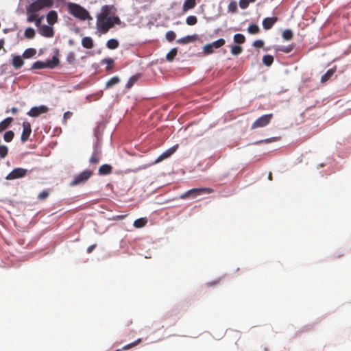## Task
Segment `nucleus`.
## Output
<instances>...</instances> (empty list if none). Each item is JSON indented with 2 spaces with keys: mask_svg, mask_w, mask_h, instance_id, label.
Listing matches in <instances>:
<instances>
[{
  "mask_svg": "<svg viewBox=\"0 0 351 351\" xmlns=\"http://www.w3.org/2000/svg\"><path fill=\"white\" fill-rule=\"evenodd\" d=\"M117 9L114 5H105L101 7L100 13L97 16V27L106 34L115 24L119 25L121 20L115 16Z\"/></svg>",
  "mask_w": 351,
  "mask_h": 351,
  "instance_id": "nucleus-1",
  "label": "nucleus"
},
{
  "mask_svg": "<svg viewBox=\"0 0 351 351\" xmlns=\"http://www.w3.org/2000/svg\"><path fill=\"white\" fill-rule=\"evenodd\" d=\"M67 8L69 12L77 19L82 21L92 19L89 12L79 4L69 3Z\"/></svg>",
  "mask_w": 351,
  "mask_h": 351,
  "instance_id": "nucleus-2",
  "label": "nucleus"
},
{
  "mask_svg": "<svg viewBox=\"0 0 351 351\" xmlns=\"http://www.w3.org/2000/svg\"><path fill=\"white\" fill-rule=\"evenodd\" d=\"M53 5V0H36L27 8V13L38 12L44 8H51Z\"/></svg>",
  "mask_w": 351,
  "mask_h": 351,
  "instance_id": "nucleus-3",
  "label": "nucleus"
},
{
  "mask_svg": "<svg viewBox=\"0 0 351 351\" xmlns=\"http://www.w3.org/2000/svg\"><path fill=\"white\" fill-rule=\"evenodd\" d=\"M213 192V189L211 188H195L190 189L180 195L181 199H186L187 197L195 198L197 196L202 195L203 194H210Z\"/></svg>",
  "mask_w": 351,
  "mask_h": 351,
  "instance_id": "nucleus-4",
  "label": "nucleus"
},
{
  "mask_svg": "<svg viewBox=\"0 0 351 351\" xmlns=\"http://www.w3.org/2000/svg\"><path fill=\"white\" fill-rule=\"evenodd\" d=\"M93 175V170H84L80 173L75 176L70 183V186H74L84 184Z\"/></svg>",
  "mask_w": 351,
  "mask_h": 351,
  "instance_id": "nucleus-5",
  "label": "nucleus"
},
{
  "mask_svg": "<svg viewBox=\"0 0 351 351\" xmlns=\"http://www.w3.org/2000/svg\"><path fill=\"white\" fill-rule=\"evenodd\" d=\"M59 63V60L56 57H53L52 60L47 62L36 61L32 66L31 69H42L45 68H54Z\"/></svg>",
  "mask_w": 351,
  "mask_h": 351,
  "instance_id": "nucleus-6",
  "label": "nucleus"
},
{
  "mask_svg": "<svg viewBox=\"0 0 351 351\" xmlns=\"http://www.w3.org/2000/svg\"><path fill=\"white\" fill-rule=\"evenodd\" d=\"M273 117L272 114H265L258 119H257L252 125L251 128L252 130L263 128L268 125Z\"/></svg>",
  "mask_w": 351,
  "mask_h": 351,
  "instance_id": "nucleus-7",
  "label": "nucleus"
},
{
  "mask_svg": "<svg viewBox=\"0 0 351 351\" xmlns=\"http://www.w3.org/2000/svg\"><path fill=\"white\" fill-rule=\"evenodd\" d=\"M27 170L23 168H15L14 169L8 176L6 180H12L21 178H23L26 176Z\"/></svg>",
  "mask_w": 351,
  "mask_h": 351,
  "instance_id": "nucleus-8",
  "label": "nucleus"
},
{
  "mask_svg": "<svg viewBox=\"0 0 351 351\" xmlns=\"http://www.w3.org/2000/svg\"><path fill=\"white\" fill-rule=\"evenodd\" d=\"M48 110L49 108L46 106L42 105L39 106L32 107L27 114L29 117H37L41 114L47 113Z\"/></svg>",
  "mask_w": 351,
  "mask_h": 351,
  "instance_id": "nucleus-9",
  "label": "nucleus"
},
{
  "mask_svg": "<svg viewBox=\"0 0 351 351\" xmlns=\"http://www.w3.org/2000/svg\"><path fill=\"white\" fill-rule=\"evenodd\" d=\"M32 133L31 125L29 122H23V132L21 136V140L22 142H25L28 140L30 134Z\"/></svg>",
  "mask_w": 351,
  "mask_h": 351,
  "instance_id": "nucleus-10",
  "label": "nucleus"
},
{
  "mask_svg": "<svg viewBox=\"0 0 351 351\" xmlns=\"http://www.w3.org/2000/svg\"><path fill=\"white\" fill-rule=\"evenodd\" d=\"M178 147V145L173 146L169 149L166 150L165 152H163L162 154H160L158 158L156 160L155 163H158L163 160L169 158L170 156H171L176 150Z\"/></svg>",
  "mask_w": 351,
  "mask_h": 351,
  "instance_id": "nucleus-11",
  "label": "nucleus"
},
{
  "mask_svg": "<svg viewBox=\"0 0 351 351\" xmlns=\"http://www.w3.org/2000/svg\"><path fill=\"white\" fill-rule=\"evenodd\" d=\"M278 21V17H267L263 21V27L265 29L268 30L271 29L273 25Z\"/></svg>",
  "mask_w": 351,
  "mask_h": 351,
  "instance_id": "nucleus-12",
  "label": "nucleus"
},
{
  "mask_svg": "<svg viewBox=\"0 0 351 351\" xmlns=\"http://www.w3.org/2000/svg\"><path fill=\"white\" fill-rule=\"evenodd\" d=\"M40 34L47 38L53 36V29L51 27L44 25L40 28Z\"/></svg>",
  "mask_w": 351,
  "mask_h": 351,
  "instance_id": "nucleus-13",
  "label": "nucleus"
},
{
  "mask_svg": "<svg viewBox=\"0 0 351 351\" xmlns=\"http://www.w3.org/2000/svg\"><path fill=\"white\" fill-rule=\"evenodd\" d=\"M198 39L197 34L189 35L177 40V43L182 45H185L189 43L196 41Z\"/></svg>",
  "mask_w": 351,
  "mask_h": 351,
  "instance_id": "nucleus-14",
  "label": "nucleus"
},
{
  "mask_svg": "<svg viewBox=\"0 0 351 351\" xmlns=\"http://www.w3.org/2000/svg\"><path fill=\"white\" fill-rule=\"evenodd\" d=\"M58 20V14L54 10H51L47 14V21L50 25H53Z\"/></svg>",
  "mask_w": 351,
  "mask_h": 351,
  "instance_id": "nucleus-15",
  "label": "nucleus"
},
{
  "mask_svg": "<svg viewBox=\"0 0 351 351\" xmlns=\"http://www.w3.org/2000/svg\"><path fill=\"white\" fill-rule=\"evenodd\" d=\"M337 70V66H334L332 68L328 69L326 73L322 76L321 77V82L325 83L328 80H330V78L333 75V74L335 73Z\"/></svg>",
  "mask_w": 351,
  "mask_h": 351,
  "instance_id": "nucleus-16",
  "label": "nucleus"
},
{
  "mask_svg": "<svg viewBox=\"0 0 351 351\" xmlns=\"http://www.w3.org/2000/svg\"><path fill=\"white\" fill-rule=\"evenodd\" d=\"M100 159H101L100 152L98 150L95 149L91 157L89 159V162L91 165H97L99 163Z\"/></svg>",
  "mask_w": 351,
  "mask_h": 351,
  "instance_id": "nucleus-17",
  "label": "nucleus"
},
{
  "mask_svg": "<svg viewBox=\"0 0 351 351\" xmlns=\"http://www.w3.org/2000/svg\"><path fill=\"white\" fill-rule=\"evenodd\" d=\"M82 45L86 49H92L94 46L93 40L89 36L84 37L82 39Z\"/></svg>",
  "mask_w": 351,
  "mask_h": 351,
  "instance_id": "nucleus-18",
  "label": "nucleus"
},
{
  "mask_svg": "<svg viewBox=\"0 0 351 351\" xmlns=\"http://www.w3.org/2000/svg\"><path fill=\"white\" fill-rule=\"evenodd\" d=\"M112 167L110 165H103L99 168V175H108L112 172Z\"/></svg>",
  "mask_w": 351,
  "mask_h": 351,
  "instance_id": "nucleus-19",
  "label": "nucleus"
},
{
  "mask_svg": "<svg viewBox=\"0 0 351 351\" xmlns=\"http://www.w3.org/2000/svg\"><path fill=\"white\" fill-rule=\"evenodd\" d=\"M12 64L14 68L19 69L23 65L24 61L20 56H14Z\"/></svg>",
  "mask_w": 351,
  "mask_h": 351,
  "instance_id": "nucleus-20",
  "label": "nucleus"
},
{
  "mask_svg": "<svg viewBox=\"0 0 351 351\" xmlns=\"http://www.w3.org/2000/svg\"><path fill=\"white\" fill-rule=\"evenodd\" d=\"M12 121L13 119L12 117H8L3 120L1 122H0V132L7 129L11 124Z\"/></svg>",
  "mask_w": 351,
  "mask_h": 351,
  "instance_id": "nucleus-21",
  "label": "nucleus"
},
{
  "mask_svg": "<svg viewBox=\"0 0 351 351\" xmlns=\"http://www.w3.org/2000/svg\"><path fill=\"white\" fill-rule=\"evenodd\" d=\"M119 82L120 79L119 78V77H112L106 83V88H112V86L118 84Z\"/></svg>",
  "mask_w": 351,
  "mask_h": 351,
  "instance_id": "nucleus-22",
  "label": "nucleus"
},
{
  "mask_svg": "<svg viewBox=\"0 0 351 351\" xmlns=\"http://www.w3.org/2000/svg\"><path fill=\"white\" fill-rule=\"evenodd\" d=\"M195 0H186L183 4L182 10L186 12L195 6Z\"/></svg>",
  "mask_w": 351,
  "mask_h": 351,
  "instance_id": "nucleus-23",
  "label": "nucleus"
},
{
  "mask_svg": "<svg viewBox=\"0 0 351 351\" xmlns=\"http://www.w3.org/2000/svg\"><path fill=\"white\" fill-rule=\"evenodd\" d=\"M147 223L146 218H139L134 221V226L136 228H141L144 227Z\"/></svg>",
  "mask_w": 351,
  "mask_h": 351,
  "instance_id": "nucleus-24",
  "label": "nucleus"
},
{
  "mask_svg": "<svg viewBox=\"0 0 351 351\" xmlns=\"http://www.w3.org/2000/svg\"><path fill=\"white\" fill-rule=\"evenodd\" d=\"M119 41L116 39L112 38L107 41L106 46L110 49H115L119 47Z\"/></svg>",
  "mask_w": 351,
  "mask_h": 351,
  "instance_id": "nucleus-25",
  "label": "nucleus"
},
{
  "mask_svg": "<svg viewBox=\"0 0 351 351\" xmlns=\"http://www.w3.org/2000/svg\"><path fill=\"white\" fill-rule=\"evenodd\" d=\"M36 53V51L35 49L34 48H29V49H27L23 54V57L24 58H30L32 57H33L34 56H35Z\"/></svg>",
  "mask_w": 351,
  "mask_h": 351,
  "instance_id": "nucleus-26",
  "label": "nucleus"
},
{
  "mask_svg": "<svg viewBox=\"0 0 351 351\" xmlns=\"http://www.w3.org/2000/svg\"><path fill=\"white\" fill-rule=\"evenodd\" d=\"M36 35L35 30L32 27H27L24 32V36L28 39H32Z\"/></svg>",
  "mask_w": 351,
  "mask_h": 351,
  "instance_id": "nucleus-27",
  "label": "nucleus"
},
{
  "mask_svg": "<svg viewBox=\"0 0 351 351\" xmlns=\"http://www.w3.org/2000/svg\"><path fill=\"white\" fill-rule=\"evenodd\" d=\"M226 43V41L223 38H219L216 41L213 42L212 43H210L213 49H218L223 46Z\"/></svg>",
  "mask_w": 351,
  "mask_h": 351,
  "instance_id": "nucleus-28",
  "label": "nucleus"
},
{
  "mask_svg": "<svg viewBox=\"0 0 351 351\" xmlns=\"http://www.w3.org/2000/svg\"><path fill=\"white\" fill-rule=\"evenodd\" d=\"M274 62V58L271 55H265L263 57V62L265 65L269 66Z\"/></svg>",
  "mask_w": 351,
  "mask_h": 351,
  "instance_id": "nucleus-29",
  "label": "nucleus"
},
{
  "mask_svg": "<svg viewBox=\"0 0 351 351\" xmlns=\"http://www.w3.org/2000/svg\"><path fill=\"white\" fill-rule=\"evenodd\" d=\"M228 11L231 13H236L238 11L237 3L235 1H232L230 3L228 6Z\"/></svg>",
  "mask_w": 351,
  "mask_h": 351,
  "instance_id": "nucleus-30",
  "label": "nucleus"
},
{
  "mask_svg": "<svg viewBox=\"0 0 351 351\" xmlns=\"http://www.w3.org/2000/svg\"><path fill=\"white\" fill-rule=\"evenodd\" d=\"M247 32L250 34H256L259 33L260 29L257 25L253 24V25H250L247 27Z\"/></svg>",
  "mask_w": 351,
  "mask_h": 351,
  "instance_id": "nucleus-31",
  "label": "nucleus"
},
{
  "mask_svg": "<svg viewBox=\"0 0 351 351\" xmlns=\"http://www.w3.org/2000/svg\"><path fill=\"white\" fill-rule=\"evenodd\" d=\"M104 63L107 64V66L106 69V71H110L112 68V65L114 64V60L112 58H105V59L102 60V61H101V64H104Z\"/></svg>",
  "mask_w": 351,
  "mask_h": 351,
  "instance_id": "nucleus-32",
  "label": "nucleus"
},
{
  "mask_svg": "<svg viewBox=\"0 0 351 351\" xmlns=\"http://www.w3.org/2000/svg\"><path fill=\"white\" fill-rule=\"evenodd\" d=\"M178 50L176 48H173L166 56V58L168 61L171 62L177 55Z\"/></svg>",
  "mask_w": 351,
  "mask_h": 351,
  "instance_id": "nucleus-33",
  "label": "nucleus"
},
{
  "mask_svg": "<svg viewBox=\"0 0 351 351\" xmlns=\"http://www.w3.org/2000/svg\"><path fill=\"white\" fill-rule=\"evenodd\" d=\"M14 136V133L12 130H9L5 132L3 135V139L6 142H10L12 141Z\"/></svg>",
  "mask_w": 351,
  "mask_h": 351,
  "instance_id": "nucleus-34",
  "label": "nucleus"
},
{
  "mask_svg": "<svg viewBox=\"0 0 351 351\" xmlns=\"http://www.w3.org/2000/svg\"><path fill=\"white\" fill-rule=\"evenodd\" d=\"M234 41L239 44H242L245 41V37L241 34H236L234 36Z\"/></svg>",
  "mask_w": 351,
  "mask_h": 351,
  "instance_id": "nucleus-35",
  "label": "nucleus"
},
{
  "mask_svg": "<svg viewBox=\"0 0 351 351\" xmlns=\"http://www.w3.org/2000/svg\"><path fill=\"white\" fill-rule=\"evenodd\" d=\"M139 77V75H133L132 76L128 81L127 84H126V88H130L134 84L135 82L138 80Z\"/></svg>",
  "mask_w": 351,
  "mask_h": 351,
  "instance_id": "nucleus-36",
  "label": "nucleus"
},
{
  "mask_svg": "<svg viewBox=\"0 0 351 351\" xmlns=\"http://www.w3.org/2000/svg\"><path fill=\"white\" fill-rule=\"evenodd\" d=\"M293 34L291 29H286L282 33V38L286 40H290L293 38Z\"/></svg>",
  "mask_w": 351,
  "mask_h": 351,
  "instance_id": "nucleus-37",
  "label": "nucleus"
},
{
  "mask_svg": "<svg viewBox=\"0 0 351 351\" xmlns=\"http://www.w3.org/2000/svg\"><path fill=\"white\" fill-rule=\"evenodd\" d=\"M243 51V48L239 45H234L231 47V53L234 56L239 55Z\"/></svg>",
  "mask_w": 351,
  "mask_h": 351,
  "instance_id": "nucleus-38",
  "label": "nucleus"
},
{
  "mask_svg": "<svg viewBox=\"0 0 351 351\" xmlns=\"http://www.w3.org/2000/svg\"><path fill=\"white\" fill-rule=\"evenodd\" d=\"M8 154V148L5 145H0V158H4Z\"/></svg>",
  "mask_w": 351,
  "mask_h": 351,
  "instance_id": "nucleus-39",
  "label": "nucleus"
},
{
  "mask_svg": "<svg viewBox=\"0 0 351 351\" xmlns=\"http://www.w3.org/2000/svg\"><path fill=\"white\" fill-rule=\"evenodd\" d=\"M186 23L189 25H194L197 23V19L195 16H189L186 18Z\"/></svg>",
  "mask_w": 351,
  "mask_h": 351,
  "instance_id": "nucleus-40",
  "label": "nucleus"
},
{
  "mask_svg": "<svg viewBox=\"0 0 351 351\" xmlns=\"http://www.w3.org/2000/svg\"><path fill=\"white\" fill-rule=\"evenodd\" d=\"M37 12H29V13H27V21L29 22V23H32L34 22V21L36 20V18L38 17V14H36Z\"/></svg>",
  "mask_w": 351,
  "mask_h": 351,
  "instance_id": "nucleus-41",
  "label": "nucleus"
},
{
  "mask_svg": "<svg viewBox=\"0 0 351 351\" xmlns=\"http://www.w3.org/2000/svg\"><path fill=\"white\" fill-rule=\"evenodd\" d=\"M176 37V34L173 31H168L167 33H166V38L167 39L168 41L169 42H172L173 40H175Z\"/></svg>",
  "mask_w": 351,
  "mask_h": 351,
  "instance_id": "nucleus-42",
  "label": "nucleus"
},
{
  "mask_svg": "<svg viewBox=\"0 0 351 351\" xmlns=\"http://www.w3.org/2000/svg\"><path fill=\"white\" fill-rule=\"evenodd\" d=\"M213 47L210 44L206 45L203 48V51L205 54H211L213 52Z\"/></svg>",
  "mask_w": 351,
  "mask_h": 351,
  "instance_id": "nucleus-43",
  "label": "nucleus"
},
{
  "mask_svg": "<svg viewBox=\"0 0 351 351\" xmlns=\"http://www.w3.org/2000/svg\"><path fill=\"white\" fill-rule=\"evenodd\" d=\"M49 196V192L46 190L43 191L41 193H40L38 195V198L43 201L46 199Z\"/></svg>",
  "mask_w": 351,
  "mask_h": 351,
  "instance_id": "nucleus-44",
  "label": "nucleus"
},
{
  "mask_svg": "<svg viewBox=\"0 0 351 351\" xmlns=\"http://www.w3.org/2000/svg\"><path fill=\"white\" fill-rule=\"evenodd\" d=\"M141 341V339H138L137 340H136L135 341L130 343V344H128L126 346H125L123 349V350H128V349H130L134 346H136V345H138L140 342Z\"/></svg>",
  "mask_w": 351,
  "mask_h": 351,
  "instance_id": "nucleus-45",
  "label": "nucleus"
},
{
  "mask_svg": "<svg viewBox=\"0 0 351 351\" xmlns=\"http://www.w3.org/2000/svg\"><path fill=\"white\" fill-rule=\"evenodd\" d=\"M249 1L247 0H240L239 2V7L241 9H246L249 6Z\"/></svg>",
  "mask_w": 351,
  "mask_h": 351,
  "instance_id": "nucleus-46",
  "label": "nucleus"
},
{
  "mask_svg": "<svg viewBox=\"0 0 351 351\" xmlns=\"http://www.w3.org/2000/svg\"><path fill=\"white\" fill-rule=\"evenodd\" d=\"M264 45V42L262 40H256L253 43V46L256 48H262Z\"/></svg>",
  "mask_w": 351,
  "mask_h": 351,
  "instance_id": "nucleus-47",
  "label": "nucleus"
},
{
  "mask_svg": "<svg viewBox=\"0 0 351 351\" xmlns=\"http://www.w3.org/2000/svg\"><path fill=\"white\" fill-rule=\"evenodd\" d=\"M293 49V47L291 45H289L287 47H282L280 49V50L284 53H290Z\"/></svg>",
  "mask_w": 351,
  "mask_h": 351,
  "instance_id": "nucleus-48",
  "label": "nucleus"
},
{
  "mask_svg": "<svg viewBox=\"0 0 351 351\" xmlns=\"http://www.w3.org/2000/svg\"><path fill=\"white\" fill-rule=\"evenodd\" d=\"M66 60L70 63L74 62L75 60V54L73 52L69 53L66 57Z\"/></svg>",
  "mask_w": 351,
  "mask_h": 351,
  "instance_id": "nucleus-49",
  "label": "nucleus"
},
{
  "mask_svg": "<svg viewBox=\"0 0 351 351\" xmlns=\"http://www.w3.org/2000/svg\"><path fill=\"white\" fill-rule=\"evenodd\" d=\"M73 115V113L70 111H67L64 114V119H70Z\"/></svg>",
  "mask_w": 351,
  "mask_h": 351,
  "instance_id": "nucleus-50",
  "label": "nucleus"
},
{
  "mask_svg": "<svg viewBox=\"0 0 351 351\" xmlns=\"http://www.w3.org/2000/svg\"><path fill=\"white\" fill-rule=\"evenodd\" d=\"M97 245L96 244H93V245H91L90 246H89L88 248H87V253L88 254H90L93 252V250L96 247Z\"/></svg>",
  "mask_w": 351,
  "mask_h": 351,
  "instance_id": "nucleus-51",
  "label": "nucleus"
},
{
  "mask_svg": "<svg viewBox=\"0 0 351 351\" xmlns=\"http://www.w3.org/2000/svg\"><path fill=\"white\" fill-rule=\"evenodd\" d=\"M42 19H43V16L42 17H39L38 16V17L36 18V20L34 21V22H35L36 26H39L40 25Z\"/></svg>",
  "mask_w": 351,
  "mask_h": 351,
  "instance_id": "nucleus-52",
  "label": "nucleus"
},
{
  "mask_svg": "<svg viewBox=\"0 0 351 351\" xmlns=\"http://www.w3.org/2000/svg\"><path fill=\"white\" fill-rule=\"evenodd\" d=\"M17 111H18V109H17L16 108H15V107H14V108H12L11 109V112H12V113H13V114L16 113V112H17Z\"/></svg>",
  "mask_w": 351,
  "mask_h": 351,
  "instance_id": "nucleus-53",
  "label": "nucleus"
},
{
  "mask_svg": "<svg viewBox=\"0 0 351 351\" xmlns=\"http://www.w3.org/2000/svg\"><path fill=\"white\" fill-rule=\"evenodd\" d=\"M3 45H4V40H0V50L3 48Z\"/></svg>",
  "mask_w": 351,
  "mask_h": 351,
  "instance_id": "nucleus-54",
  "label": "nucleus"
},
{
  "mask_svg": "<svg viewBox=\"0 0 351 351\" xmlns=\"http://www.w3.org/2000/svg\"><path fill=\"white\" fill-rule=\"evenodd\" d=\"M268 178H269V180H272V175H271V173H269V176H268Z\"/></svg>",
  "mask_w": 351,
  "mask_h": 351,
  "instance_id": "nucleus-55",
  "label": "nucleus"
},
{
  "mask_svg": "<svg viewBox=\"0 0 351 351\" xmlns=\"http://www.w3.org/2000/svg\"><path fill=\"white\" fill-rule=\"evenodd\" d=\"M249 1V3H254L255 2L256 0H247Z\"/></svg>",
  "mask_w": 351,
  "mask_h": 351,
  "instance_id": "nucleus-56",
  "label": "nucleus"
},
{
  "mask_svg": "<svg viewBox=\"0 0 351 351\" xmlns=\"http://www.w3.org/2000/svg\"><path fill=\"white\" fill-rule=\"evenodd\" d=\"M56 1H58V2H64V1H65L66 0H56Z\"/></svg>",
  "mask_w": 351,
  "mask_h": 351,
  "instance_id": "nucleus-57",
  "label": "nucleus"
}]
</instances>
